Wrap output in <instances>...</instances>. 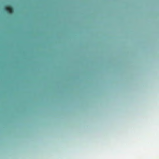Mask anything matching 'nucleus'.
I'll return each instance as SVG.
<instances>
[{
	"label": "nucleus",
	"mask_w": 159,
	"mask_h": 159,
	"mask_svg": "<svg viewBox=\"0 0 159 159\" xmlns=\"http://www.w3.org/2000/svg\"><path fill=\"white\" fill-rule=\"evenodd\" d=\"M5 10L10 13H12L13 12V9L12 7L10 5L6 6L5 7Z\"/></svg>",
	"instance_id": "1"
}]
</instances>
